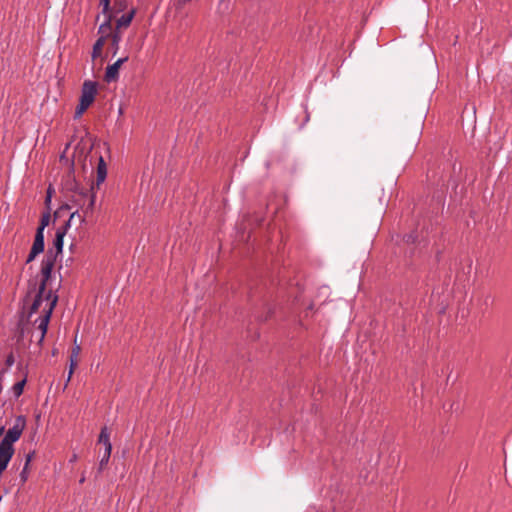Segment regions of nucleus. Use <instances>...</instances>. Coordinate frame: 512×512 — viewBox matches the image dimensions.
Wrapping results in <instances>:
<instances>
[{"label": "nucleus", "mask_w": 512, "mask_h": 512, "mask_svg": "<svg viewBox=\"0 0 512 512\" xmlns=\"http://www.w3.org/2000/svg\"><path fill=\"white\" fill-rule=\"evenodd\" d=\"M45 248V242L41 244V241L34 240L31 249L37 253H42Z\"/></svg>", "instance_id": "412c9836"}, {"label": "nucleus", "mask_w": 512, "mask_h": 512, "mask_svg": "<svg viewBox=\"0 0 512 512\" xmlns=\"http://www.w3.org/2000/svg\"><path fill=\"white\" fill-rule=\"evenodd\" d=\"M25 427H26L25 416H23V415L17 416V418L15 419L14 425L7 430L4 437L0 441V444L5 447H8L10 449H14L13 444L20 439Z\"/></svg>", "instance_id": "7ed1b4c3"}, {"label": "nucleus", "mask_w": 512, "mask_h": 512, "mask_svg": "<svg viewBox=\"0 0 512 512\" xmlns=\"http://www.w3.org/2000/svg\"><path fill=\"white\" fill-rule=\"evenodd\" d=\"M54 193V189L51 185L47 188L46 195H51Z\"/></svg>", "instance_id": "f704fd0d"}, {"label": "nucleus", "mask_w": 512, "mask_h": 512, "mask_svg": "<svg viewBox=\"0 0 512 512\" xmlns=\"http://www.w3.org/2000/svg\"><path fill=\"white\" fill-rule=\"evenodd\" d=\"M75 218L79 220L80 224L86 222L87 216L82 212V214L78 211V215H75Z\"/></svg>", "instance_id": "c756f323"}, {"label": "nucleus", "mask_w": 512, "mask_h": 512, "mask_svg": "<svg viewBox=\"0 0 512 512\" xmlns=\"http://www.w3.org/2000/svg\"><path fill=\"white\" fill-rule=\"evenodd\" d=\"M26 383L27 371L24 373L23 378L12 386V392L15 398H19L23 394Z\"/></svg>", "instance_id": "ddd939ff"}, {"label": "nucleus", "mask_w": 512, "mask_h": 512, "mask_svg": "<svg viewBox=\"0 0 512 512\" xmlns=\"http://www.w3.org/2000/svg\"><path fill=\"white\" fill-rule=\"evenodd\" d=\"M50 219V211H44L41 215L39 226L37 228H42V230H44L49 225Z\"/></svg>", "instance_id": "aec40b11"}, {"label": "nucleus", "mask_w": 512, "mask_h": 512, "mask_svg": "<svg viewBox=\"0 0 512 512\" xmlns=\"http://www.w3.org/2000/svg\"><path fill=\"white\" fill-rule=\"evenodd\" d=\"M76 459V455H74L71 459V461H74Z\"/></svg>", "instance_id": "4c0bfd02"}, {"label": "nucleus", "mask_w": 512, "mask_h": 512, "mask_svg": "<svg viewBox=\"0 0 512 512\" xmlns=\"http://www.w3.org/2000/svg\"><path fill=\"white\" fill-rule=\"evenodd\" d=\"M97 82L85 80L82 84L79 103L75 109L74 119H79L86 110L93 104L97 95Z\"/></svg>", "instance_id": "f03ea898"}, {"label": "nucleus", "mask_w": 512, "mask_h": 512, "mask_svg": "<svg viewBox=\"0 0 512 512\" xmlns=\"http://www.w3.org/2000/svg\"><path fill=\"white\" fill-rule=\"evenodd\" d=\"M105 145L107 146V150L109 151L110 150V147L107 143H105Z\"/></svg>", "instance_id": "e433bc0d"}, {"label": "nucleus", "mask_w": 512, "mask_h": 512, "mask_svg": "<svg viewBox=\"0 0 512 512\" xmlns=\"http://www.w3.org/2000/svg\"><path fill=\"white\" fill-rule=\"evenodd\" d=\"M106 19L105 21L99 26V30H98V33L101 34V35H108V34H111L112 31V21L113 19L115 18L114 17V14L111 13V11L107 14H104Z\"/></svg>", "instance_id": "9b49d317"}, {"label": "nucleus", "mask_w": 512, "mask_h": 512, "mask_svg": "<svg viewBox=\"0 0 512 512\" xmlns=\"http://www.w3.org/2000/svg\"><path fill=\"white\" fill-rule=\"evenodd\" d=\"M15 449H10L0 444V476L6 470L9 462L11 461Z\"/></svg>", "instance_id": "6e6552de"}, {"label": "nucleus", "mask_w": 512, "mask_h": 512, "mask_svg": "<svg viewBox=\"0 0 512 512\" xmlns=\"http://www.w3.org/2000/svg\"><path fill=\"white\" fill-rule=\"evenodd\" d=\"M34 454H35V452L33 451V452H30V453H28V454L26 455V460H25V465H26V467H29L30 462H31V460H32V458H33V456H34Z\"/></svg>", "instance_id": "473e14b6"}, {"label": "nucleus", "mask_w": 512, "mask_h": 512, "mask_svg": "<svg viewBox=\"0 0 512 512\" xmlns=\"http://www.w3.org/2000/svg\"><path fill=\"white\" fill-rule=\"evenodd\" d=\"M273 314H274V310L271 307H269L265 316L263 318H260V321H262V322L268 321L269 319H271Z\"/></svg>", "instance_id": "cd10ccee"}, {"label": "nucleus", "mask_w": 512, "mask_h": 512, "mask_svg": "<svg viewBox=\"0 0 512 512\" xmlns=\"http://www.w3.org/2000/svg\"><path fill=\"white\" fill-rule=\"evenodd\" d=\"M69 200L78 206L87 217L93 214L96 202V195L93 190L84 194L83 197L75 198V196H70Z\"/></svg>", "instance_id": "423d86ee"}, {"label": "nucleus", "mask_w": 512, "mask_h": 512, "mask_svg": "<svg viewBox=\"0 0 512 512\" xmlns=\"http://www.w3.org/2000/svg\"><path fill=\"white\" fill-rule=\"evenodd\" d=\"M15 362V357H14V353L11 351L7 356H6V359H5V365L7 368V370L14 364Z\"/></svg>", "instance_id": "393cba45"}, {"label": "nucleus", "mask_w": 512, "mask_h": 512, "mask_svg": "<svg viewBox=\"0 0 512 512\" xmlns=\"http://www.w3.org/2000/svg\"><path fill=\"white\" fill-rule=\"evenodd\" d=\"M37 255H39V253H37L31 249L27 256L26 263L32 262L36 258Z\"/></svg>", "instance_id": "c85d7f7f"}, {"label": "nucleus", "mask_w": 512, "mask_h": 512, "mask_svg": "<svg viewBox=\"0 0 512 512\" xmlns=\"http://www.w3.org/2000/svg\"><path fill=\"white\" fill-rule=\"evenodd\" d=\"M128 7V1L127 0H114V4L111 7V13L114 14V17L117 16V14L125 11Z\"/></svg>", "instance_id": "f3484780"}, {"label": "nucleus", "mask_w": 512, "mask_h": 512, "mask_svg": "<svg viewBox=\"0 0 512 512\" xmlns=\"http://www.w3.org/2000/svg\"><path fill=\"white\" fill-rule=\"evenodd\" d=\"M6 372H7V368H3L0 370V394L2 393V390H3L2 382H3V377Z\"/></svg>", "instance_id": "7c9ffc66"}, {"label": "nucleus", "mask_w": 512, "mask_h": 512, "mask_svg": "<svg viewBox=\"0 0 512 512\" xmlns=\"http://www.w3.org/2000/svg\"><path fill=\"white\" fill-rule=\"evenodd\" d=\"M75 215H78V209L71 213L69 219L65 221L64 224L56 230V233H62L63 236H65L68 229L71 226V222L75 219Z\"/></svg>", "instance_id": "6ab92c4d"}, {"label": "nucleus", "mask_w": 512, "mask_h": 512, "mask_svg": "<svg viewBox=\"0 0 512 512\" xmlns=\"http://www.w3.org/2000/svg\"><path fill=\"white\" fill-rule=\"evenodd\" d=\"M34 240L41 241V244L45 242V240H44V230H42V228H37L36 229Z\"/></svg>", "instance_id": "bb28decb"}, {"label": "nucleus", "mask_w": 512, "mask_h": 512, "mask_svg": "<svg viewBox=\"0 0 512 512\" xmlns=\"http://www.w3.org/2000/svg\"><path fill=\"white\" fill-rule=\"evenodd\" d=\"M126 61H128V56L118 59L112 65H108L105 71L104 80L108 83L117 81L119 78V69Z\"/></svg>", "instance_id": "0eeeda50"}, {"label": "nucleus", "mask_w": 512, "mask_h": 512, "mask_svg": "<svg viewBox=\"0 0 512 512\" xmlns=\"http://www.w3.org/2000/svg\"><path fill=\"white\" fill-rule=\"evenodd\" d=\"M107 38H111V48L113 50V55H115L119 49V43L121 41V33L120 31L114 30L111 34L106 35Z\"/></svg>", "instance_id": "4468645a"}, {"label": "nucleus", "mask_w": 512, "mask_h": 512, "mask_svg": "<svg viewBox=\"0 0 512 512\" xmlns=\"http://www.w3.org/2000/svg\"><path fill=\"white\" fill-rule=\"evenodd\" d=\"M80 351H81V347L79 345H75L72 350H71V353H70V356H69V360L71 361V359L73 360H78V357H79V354H80Z\"/></svg>", "instance_id": "4be33fe9"}, {"label": "nucleus", "mask_w": 512, "mask_h": 512, "mask_svg": "<svg viewBox=\"0 0 512 512\" xmlns=\"http://www.w3.org/2000/svg\"><path fill=\"white\" fill-rule=\"evenodd\" d=\"M56 263V255H53V250L48 249L46 252L44 258L41 262V269H40V283L37 284V287L41 288L42 290L47 289L48 281L51 279L52 271Z\"/></svg>", "instance_id": "20e7f679"}, {"label": "nucleus", "mask_w": 512, "mask_h": 512, "mask_svg": "<svg viewBox=\"0 0 512 512\" xmlns=\"http://www.w3.org/2000/svg\"><path fill=\"white\" fill-rule=\"evenodd\" d=\"M107 177V164L102 155L98 158L97 168H96V181L94 185L99 188L100 185L105 181Z\"/></svg>", "instance_id": "1a4fd4ad"}, {"label": "nucleus", "mask_w": 512, "mask_h": 512, "mask_svg": "<svg viewBox=\"0 0 512 512\" xmlns=\"http://www.w3.org/2000/svg\"><path fill=\"white\" fill-rule=\"evenodd\" d=\"M71 209V206L69 204H63L60 206V208L54 213V216L57 217L59 212L61 210H70Z\"/></svg>", "instance_id": "2f4dec72"}, {"label": "nucleus", "mask_w": 512, "mask_h": 512, "mask_svg": "<svg viewBox=\"0 0 512 512\" xmlns=\"http://www.w3.org/2000/svg\"><path fill=\"white\" fill-rule=\"evenodd\" d=\"M63 239L64 236L62 233H55V238L53 239V247L55 248V252H53V255H56V258L63 251Z\"/></svg>", "instance_id": "dca6fc26"}, {"label": "nucleus", "mask_w": 512, "mask_h": 512, "mask_svg": "<svg viewBox=\"0 0 512 512\" xmlns=\"http://www.w3.org/2000/svg\"><path fill=\"white\" fill-rule=\"evenodd\" d=\"M110 3H111V0H100V5L102 6L103 14H107L111 11Z\"/></svg>", "instance_id": "b1692460"}, {"label": "nucleus", "mask_w": 512, "mask_h": 512, "mask_svg": "<svg viewBox=\"0 0 512 512\" xmlns=\"http://www.w3.org/2000/svg\"><path fill=\"white\" fill-rule=\"evenodd\" d=\"M106 40H107V36L101 35L94 43L93 49H92V54H91L93 60H95L101 56L103 47L106 43Z\"/></svg>", "instance_id": "f8f14e48"}, {"label": "nucleus", "mask_w": 512, "mask_h": 512, "mask_svg": "<svg viewBox=\"0 0 512 512\" xmlns=\"http://www.w3.org/2000/svg\"><path fill=\"white\" fill-rule=\"evenodd\" d=\"M84 480H85V479H84V477H82V478L80 479V483H83V482H84Z\"/></svg>", "instance_id": "c9c22d12"}, {"label": "nucleus", "mask_w": 512, "mask_h": 512, "mask_svg": "<svg viewBox=\"0 0 512 512\" xmlns=\"http://www.w3.org/2000/svg\"><path fill=\"white\" fill-rule=\"evenodd\" d=\"M77 366H78V360L71 359V361H70V369H69V374H68L66 385L71 380V377H72V375L74 373V370L76 369Z\"/></svg>", "instance_id": "5701e85b"}, {"label": "nucleus", "mask_w": 512, "mask_h": 512, "mask_svg": "<svg viewBox=\"0 0 512 512\" xmlns=\"http://www.w3.org/2000/svg\"><path fill=\"white\" fill-rule=\"evenodd\" d=\"M98 443L103 444L104 449H108L109 446H112V444L110 442V433L108 431L107 426H104L101 429L99 437H98Z\"/></svg>", "instance_id": "2eb2a0df"}, {"label": "nucleus", "mask_w": 512, "mask_h": 512, "mask_svg": "<svg viewBox=\"0 0 512 512\" xmlns=\"http://www.w3.org/2000/svg\"><path fill=\"white\" fill-rule=\"evenodd\" d=\"M136 14V9L132 8L129 12L123 14L120 18L116 20V29L120 31L121 28H127L130 26L134 16Z\"/></svg>", "instance_id": "9d476101"}, {"label": "nucleus", "mask_w": 512, "mask_h": 512, "mask_svg": "<svg viewBox=\"0 0 512 512\" xmlns=\"http://www.w3.org/2000/svg\"><path fill=\"white\" fill-rule=\"evenodd\" d=\"M51 199H52L51 195H46V197H45V206H46V210L47 211L51 210V208H50Z\"/></svg>", "instance_id": "72a5a7b5"}, {"label": "nucleus", "mask_w": 512, "mask_h": 512, "mask_svg": "<svg viewBox=\"0 0 512 512\" xmlns=\"http://www.w3.org/2000/svg\"><path fill=\"white\" fill-rule=\"evenodd\" d=\"M112 446H109L108 449H104V453L99 462L98 472L101 473L107 466L110 456H111Z\"/></svg>", "instance_id": "a211bd4d"}, {"label": "nucleus", "mask_w": 512, "mask_h": 512, "mask_svg": "<svg viewBox=\"0 0 512 512\" xmlns=\"http://www.w3.org/2000/svg\"><path fill=\"white\" fill-rule=\"evenodd\" d=\"M63 189L66 192H71V196H75V198L83 197L84 194H87L90 190H94V183L91 184L89 188L81 185L75 178L73 170L70 171L66 179L63 181Z\"/></svg>", "instance_id": "39448f33"}, {"label": "nucleus", "mask_w": 512, "mask_h": 512, "mask_svg": "<svg viewBox=\"0 0 512 512\" xmlns=\"http://www.w3.org/2000/svg\"><path fill=\"white\" fill-rule=\"evenodd\" d=\"M28 469H29V467H26V465H24V467L20 473V479H21L22 485L25 484L26 481L28 480V475H29Z\"/></svg>", "instance_id": "a878e982"}, {"label": "nucleus", "mask_w": 512, "mask_h": 512, "mask_svg": "<svg viewBox=\"0 0 512 512\" xmlns=\"http://www.w3.org/2000/svg\"><path fill=\"white\" fill-rule=\"evenodd\" d=\"M44 297L47 300V304L43 310L44 314L35 320V323H38L37 328L40 331V335L37 341V346L39 349H41L47 334L51 315L58 302V295L53 293L52 290L46 291L37 287L36 279L28 280V289L22 300V311L20 313V319L17 324L18 340H20L24 336L25 330L29 324V319L34 313L38 312Z\"/></svg>", "instance_id": "f257e3e1"}]
</instances>
